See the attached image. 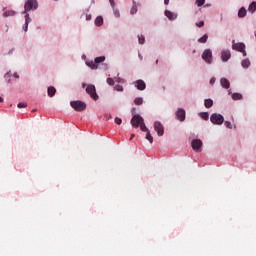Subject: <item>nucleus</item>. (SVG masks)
<instances>
[{"instance_id": "16", "label": "nucleus", "mask_w": 256, "mask_h": 256, "mask_svg": "<svg viewBox=\"0 0 256 256\" xmlns=\"http://www.w3.org/2000/svg\"><path fill=\"white\" fill-rule=\"evenodd\" d=\"M3 11L2 17H4V19H7V17H15V15H17L15 10H5V7L3 8Z\"/></svg>"}, {"instance_id": "52", "label": "nucleus", "mask_w": 256, "mask_h": 256, "mask_svg": "<svg viewBox=\"0 0 256 256\" xmlns=\"http://www.w3.org/2000/svg\"><path fill=\"white\" fill-rule=\"evenodd\" d=\"M170 0H164V5H167Z\"/></svg>"}, {"instance_id": "38", "label": "nucleus", "mask_w": 256, "mask_h": 256, "mask_svg": "<svg viewBox=\"0 0 256 256\" xmlns=\"http://www.w3.org/2000/svg\"><path fill=\"white\" fill-rule=\"evenodd\" d=\"M106 82H107L108 85H110V86L115 85V80H113V78H107Z\"/></svg>"}, {"instance_id": "39", "label": "nucleus", "mask_w": 256, "mask_h": 256, "mask_svg": "<svg viewBox=\"0 0 256 256\" xmlns=\"http://www.w3.org/2000/svg\"><path fill=\"white\" fill-rule=\"evenodd\" d=\"M115 91H119V92H123V86L117 84L115 87H114Z\"/></svg>"}, {"instance_id": "28", "label": "nucleus", "mask_w": 256, "mask_h": 256, "mask_svg": "<svg viewBox=\"0 0 256 256\" xmlns=\"http://www.w3.org/2000/svg\"><path fill=\"white\" fill-rule=\"evenodd\" d=\"M199 117H201V119L204 121H209V112H200Z\"/></svg>"}, {"instance_id": "6", "label": "nucleus", "mask_w": 256, "mask_h": 256, "mask_svg": "<svg viewBox=\"0 0 256 256\" xmlns=\"http://www.w3.org/2000/svg\"><path fill=\"white\" fill-rule=\"evenodd\" d=\"M210 122L212 125H221L222 123H225V117L219 113H212L210 116Z\"/></svg>"}, {"instance_id": "48", "label": "nucleus", "mask_w": 256, "mask_h": 256, "mask_svg": "<svg viewBox=\"0 0 256 256\" xmlns=\"http://www.w3.org/2000/svg\"><path fill=\"white\" fill-rule=\"evenodd\" d=\"M13 77H14L15 79H19V74H17V72H15V73L13 74Z\"/></svg>"}, {"instance_id": "21", "label": "nucleus", "mask_w": 256, "mask_h": 256, "mask_svg": "<svg viewBox=\"0 0 256 256\" xmlns=\"http://www.w3.org/2000/svg\"><path fill=\"white\" fill-rule=\"evenodd\" d=\"M87 67H90V69H98V65L95 64V61L93 60H86L85 61Z\"/></svg>"}, {"instance_id": "42", "label": "nucleus", "mask_w": 256, "mask_h": 256, "mask_svg": "<svg viewBox=\"0 0 256 256\" xmlns=\"http://www.w3.org/2000/svg\"><path fill=\"white\" fill-rule=\"evenodd\" d=\"M204 25H205V21H200L196 23V26H198L199 28L204 27Z\"/></svg>"}, {"instance_id": "27", "label": "nucleus", "mask_w": 256, "mask_h": 256, "mask_svg": "<svg viewBox=\"0 0 256 256\" xmlns=\"http://www.w3.org/2000/svg\"><path fill=\"white\" fill-rule=\"evenodd\" d=\"M105 61V56H98L94 59L95 65H99Z\"/></svg>"}, {"instance_id": "29", "label": "nucleus", "mask_w": 256, "mask_h": 256, "mask_svg": "<svg viewBox=\"0 0 256 256\" xmlns=\"http://www.w3.org/2000/svg\"><path fill=\"white\" fill-rule=\"evenodd\" d=\"M208 39L209 36L207 34H204L201 38L198 39V43H207Z\"/></svg>"}, {"instance_id": "30", "label": "nucleus", "mask_w": 256, "mask_h": 256, "mask_svg": "<svg viewBox=\"0 0 256 256\" xmlns=\"http://www.w3.org/2000/svg\"><path fill=\"white\" fill-rule=\"evenodd\" d=\"M11 71H8L5 75H4V79L6 81V83H11Z\"/></svg>"}, {"instance_id": "45", "label": "nucleus", "mask_w": 256, "mask_h": 256, "mask_svg": "<svg viewBox=\"0 0 256 256\" xmlns=\"http://www.w3.org/2000/svg\"><path fill=\"white\" fill-rule=\"evenodd\" d=\"M104 117H105V119H107V120L109 121V119H111V114L106 113V114L104 115Z\"/></svg>"}, {"instance_id": "43", "label": "nucleus", "mask_w": 256, "mask_h": 256, "mask_svg": "<svg viewBox=\"0 0 256 256\" xmlns=\"http://www.w3.org/2000/svg\"><path fill=\"white\" fill-rule=\"evenodd\" d=\"M109 3L112 9H115V0H109Z\"/></svg>"}, {"instance_id": "53", "label": "nucleus", "mask_w": 256, "mask_h": 256, "mask_svg": "<svg viewBox=\"0 0 256 256\" xmlns=\"http://www.w3.org/2000/svg\"><path fill=\"white\" fill-rule=\"evenodd\" d=\"M232 92H231V89L228 90V95H231L232 96Z\"/></svg>"}, {"instance_id": "9", "label": "nucleus", "mask_w": 256, "mask_h": 256, "mask_svg": "<svg viewBox=\"0 0 256 256\" xmlns=\"http://www.w3.org/2000/svg\"><path fill=\"white\" fill-rule=\"evenodd\" d=\"M175 115H176V119H178L180 123H183V121H185L186 119L187 112H185V109L183 108H178Z\"/></svg>"}, {"instance_id": "56", "label": "nucleus", "mask_w": 256, "mask_h": 256, "mask_svg": "<svg viewBox=\"0 0 256 256\" xmlns=\"http://www.w3.org/2000/svg\"><path fill=\"white\" fill-rule=\"evenodd\" d=\"M159 64V60H156V65H158Z\"/></svg>"}, {"instance_id": "32", "label": "nucleus", "mask_w": 256, "mask_h": 256, "mask_svg": "<svg viewBox=\"0 0 256 256\" xmlns=\"http://www.w3.org/2000/svg\"><path fill=\"white\" fill-rule=\"evenodd\" d=\"M134 103L135 105H143V97H136Z\"/></svg>"}, {"instance_id": "4", "label": "nucleus", "mask_w": 256, "mask_h": 256, "mask_svg": "<svg viewBox=\"0 0 256 256\" xmlns=\"http://www.w3.org/2000/svg\"><path fill=\"white\" fill-rule=\"evenodd\" d=\"M70 106L74 111L78 112L85 111L87 109V104L81 100L71 101Z\"/></svg>"}, {"instance_id": "57", "label": "nucleus", "mask_w": 256, "mask_h": 256, "mask_svg": "<svg viewBox=\"0 0 256 256\" xmlns=\"http://www.w3.org/2000/svg\"><path fill=\"white\" fill-rule=\"evenodd\" d=\"M86 12H87V13H89V8H88V9H86Z\"/></svg>"}, {"instance_id": "15", "label": "nucleus", "mask_w": 256, "mask_h": 256, "mask_svg": "<svg viewBox=\"0 0 256 256\" xmlns=\"http://www.w3.org/2000/svg\"><path fill=\"white\" fill-rule=\"evenodd\" d=\"M229 59H231V51L230 50H222L221 61H223V63H227V61H229Z\"/></svg>"}, {"instance_id": "46", "label": "nucleus", "mask_w": 256, "mask_h": 256, "mask_svg": "<svg viewBox=\"0 0 256 256\" xmlns=\"http://www.w3.org/2000/svg\"><path fill=\"white\" fill-rule=\"evenodd\" d=\"M86 21H91V14H86Z\"/></svg>"}, {"instance_id": "37", "label": "nucleus", "mask_w": 256, "mask_h": 256, "mask_svg": "<svg viewBox=\"0 0 256 256\" xmlns=\"http://www.w3.org/2000/svg\"><path fill=\"white\" fill-rule=\"evenodd\" d=\"M17 107H18V109H24L25 107H27V103L19 102L17 104Z\"/></svg>"}, {"instance_id": "3", "label": "nucleus", "mask_w": 256, "mask_h": 256, "mask_svg": "<svg viewBox=\"0 0 256 256\" xmlns=\"http://www.w3.org/2000/svg\"><path fill=\"white\" fill-rule=\"evenodd\" d=\"M86 88V93L93 99L94 101H99V94H97V88L93 84H85L82 83V89Z\"/></svg>"}, {"instance_id": "26", "label": "nucleus", "mask_w": 256, "mask_h": 256, "mask_svg": "<svg viewBox=\"0 0 256 256\" xmlns=\"http://www.w3.org/2000/svg\"><path fill=\"white\" fill-rule=\"evenodd\" d=\"M248 11H249V13H255V11H256V2L255 1H253L249 4Z\"/></svg>"}, {"instance_id": "58", "label": "nucleus", "mask_w": 256, "mask_h": 256, "mask_svg": "<svg viewBox=\"0 0 256 256\" xmlns=\"http://www.w3.org/2000/svg\"><path fill=\"white\" fill-rule=\"evenodd\" d=\"M234 129H237V126H236V125H234Z\"/></svg>"}, {"instance_id": "5", "label": "nucleus", "mask_w": 256, "mask_h": 256, "mask_svg": "<svg viewBox=\"0 0 256 256\" xmlns=\"http://www.w3.org/2000/svg\"><path fill=\"white\" fill-rule=\"evenodd\" d=\"M202 59L207 65H213V51L207 48L202 53Z\"/></svg>"}, {"instance_id": "2", "label": "nucleus", "mask_w": 256, "mask_h": 256, "mask_svg": "<svg viewBox=\"0 0 256 256\" xmlns=\"http://www.w3.org/2000/svg\"><path fill=\"white\" fill-rule=\"evenodd\" d=\"M39 9V1L37 0H26L24 3V11L22 15H29L31 11H37Z\"/></svg>"}, {"instance_id": "44", "label": "nucleus", "mask_w": 256, "mask_h": 256, "mask_svg": "<svg viewBox=\"0 0 256 256\" xmlns=\"http://www.w3.org/2000/svg\"><path fill=\"white\" fill-rule=\"evenodd\" d=\"M217 81V79L215 77H212L210 79V85H215V82Z\"/></svg>"}, {"instance_id": "17", "label": "nucleus", "mask_w": 256, "mask_h": 256, "mask_svg": "<svg viewBox=\"0 0 256 256\" xmlns=\"http://www.w3.org/2000/svg\"><path fill=\"white\" fill-rule=\"evenodd\" d=\"M220 85H221V87H223V89H230L231 82H229V79H227V78H221Z\"/></svg>"}, {"instance_id": "34", "label": "nucleus", "mask_w": 256, "mask_h": 256, "mask_svg": "<svg viewBox=\"0 0 256 256\" xmlns=\"http://www.w3.org/2000/svg\"><path fill=\"white\" fill-rule=\"evenodd\" d=\"M146 139L149 141V143H153V136L151 135V132H146Z\"/></svg>"}, {"instance_id": "54", "label": "nucleus", "mask_w": 256, "mask_h": 256, "mask_svg": "<svg viewBox=\"0 0 256 256\" xmlns=\"http://www.w3.org/2000/svg\"><path fill=\"white\" fill-rule=\"evenodd\" d=\"M205 7H211V4H206Z\"/></svg>"}, {"instance_id": "7", "label": "nucleus", "mask_w": 256, "mask_h": 256, "mask_svg": "<svg viewBox=\"0 0 256 256\" xmlns=\"http://www.w3.org/2000/svg\"><path fill=\"white\" fill-rule=\"evenodd\" d=\"M154 130L156 131L158 137H163V135H165V128L160 121L154 122Z\"/></svg>"}, {"instance_id": "13", "label": "nucleus", "mask_w": 256, "mask_h": 256, "mask_svg": "<svg viewBox=\"0 0 256 256\" xmlns=\"http://www.w3.org/2000/svg\"><path fill=\"white\" fill-rule=\"evenodd\" d=\"M164 15L169 21H176L177 17H179L177 12H172L170 10H165Z\"/></svg>"}, {"instance_id": "12", "label": "nucleus", "mask_w": 256, "mask_h": 256, "mask_svg": "<svg viewBox=\"0 0 256 256\" xmlns=\"http://www.w3.org/2000/svg\"><path fill=\"white\" fill-rule=\"evenodd\" d=\"M232 49H233V51H238L239 53H241L245 49V43H243V42L235 43V40H233L232 41Z\"/></svg>"}, {"instance_id": "25", "label": "nucleus", "mask_w": 256, "mask_h": 256, "mask_svg": "<svg viewBox=\"0 0 256 256\" xmlns=\"http://www.w3.org/2000/svg\"><path fill=\"white\" fill-rule=\"evenodd\" d=\"M94 23L96 27H101L103 25V16L96 17Z\"/></svg>"}, {"instance_id": "49", "label": "nucleus", "mask_w": 256, "mask_h": 256, "mask_svg": "<svg viewBox=\"0 0 256 256\" xmlns=\"http://www.w3.org/2000/svg\"><path fill=\"white\" fill-rule=\"evenodd\" d=\"M82 59H83V61H87V55L83 54Z\"/></svg>"}, {"instance_id": "8", "label": "nucleus", "mask_w": 256, "mask_h": 256, "mask_svg": "<svg viewBox=\"0 0 256 256\" xmlns=\"http://www.w3.org/2000/svg\"><path fill=\"white\" fill-rule=\"evenodd\" d=\"M191 147L196 153H200L201 147H203V141L201 139H193L191 142Z\"/></svg>"}, {"instance_id": "24", "label": "nucleus", "mask_w": 256, "mask_h": 256, "mask_svg": "<svg viewBox=\"0 0 256 256\" xmlns=\"http://www.w3.org/2000/svg\"><path fill=\"white\" fill-rule=\"evenodd\" d=\"M137 13V2L132 0V8L130 10V15H136Z\"/></svg>"}, {"instance_id": "14", "label": "nucleus", "mask_w": 256, "mask_h": 256, "mask_svg": "<svg viewBox=\"0 0 256 256\" xmlns=\"http://www.w3.org/2000/svg\"><path fill=\"white\" fill-rule=\"evenodd\" d=\"M134 86L136 89H138V91H145V89H147V84L143 80H136L134 82Z\"/></svg>"}, {"instance_id": "36", "label": "nucleus", "mask_w": 256, "mask_h": 256, "mask_svg": "<svg viewBox=\"0 0 256 256\" xmlns=\"http://www.w3.org/2000/svg\"><path fill=\"white\" fill-rule=\"evenodd\" d=\"M113 13H114V16L119 19V17H121V13L119 12V10H117L116 8L113 9Z\"/></svg>"}, {"instance_id": "31", "label": "nucleus", "mask_w": 256, "mask_h": 256, "mask_svg": "<svg viewBox=\"0 0 256 256\" xmlns=\"http://www.w3.org/2000/svg\"><path fill=\"white\" fill-rule=\"evenodd\" d=\"M138 43H139V45H145V36L144 35H138Z\"/></svg>"}, {"instance_id": "50", "label": "nucleus", "mask_w": 256, "mask_h": 256, "mask_svg": "<svg viewBox=\"0 0 256 256\" xmlns=\"http://www.w3.org/2000/svg\"><path fill=\"white\" fill-rule=\"evenodd\" d=\"M0 103H5V99H3V97L0 96Z\"/></svg>"}, {"instance_id": "40", "label": "nucleus", "mask_w": 256, "mask_h": 256, "mask_svg": "<svg viewBox=\"0 0 256 256\" xmlns=\"http://www.w3.org/2000/svg\"><path fill=\"white\" fill-rule=\"evenodd\" d=\"M114 121H115L116 125H121L123 123V120L121 118H119V117H116L114 119Z\"/></svg>"}, {"instance_id": "55", "label": "nucleus", "mask_w": 256, "mask_h": 256, "mask_svg": "<svg viewBox=\"0 0 256 256\" xmlns=\"http://www.w3.org/2000/svg\"><path fill=\"white\" fill-rule=\"evenodd\" d=\"M133 137H135V134H132L131 137H130V139H133Z\"/></svg>"}, {"instance_id": "41", "label": "nucleus", "mask_w": 256, "mask_h": 256, "mask_svg": "<svg viewBox=\"0 0 256 256\" xmlns=\"http://www.w3.org/2000/svg\"><path fill=\"white\" fill-rule=\"evenodd\" d=\"M101 68L103 69V71H107V69H109V64H107V63H102V64H101Z\"/></svg>"}, {"instance_id": "22", "label": "nucleus", "mask_w": 256, "mask_h": 256, "mask_svg": "<svg viewBox=\"0 0 256 256\" xmlns=\"http://www.w3.org/2000/svg\"><path fill=\"white\" fill-rule=\"evenodd\" d=\"M232 99H233V101H241V99H243V94L234 92L232 94Z\"/></svg>"}, {"instance_id": "11", "label": "nucleus", "mask_w": 256, "mask_h": 256, "mask_svg": "<svg viewBox=\"0 0 256 256\" xmlns=\"http://www.w3.org/2000/svg\"><path fill=\"white\" fill-rule=\"evenodd\" d=\"M24 19L25 22L22 25V30L24 31V33H27V31H29V23H31L33 19H31V16L29 14H24Z\"/></svg>"}, {"instance_id": "20", "label": "nucleus", "mask_w": 256, "mask_h": 256, "mask_svg": "<svg viewBox=\"0 0 256 256\" xmlns=\"http://www.w3.org/2000/svg\"><path fill=\"white\" fill-rule=\"evenodd\" d=\"M55 93H57V89H55V87L53 86L48 87L47 89L48 97H55Z\"/></svg>"}, {"instance_id": "51", "label": "nucleus", "mask_w": 256, "mask_h": 256, "mask_svg": "<svg viewBox=\"0 0 256 256\" xmlns=\"http://www.w3.org/2000/svg\"><path fill=\"white\" fill-rule=\"evenodd\" d=\"M140 61H143V56L141 54L138 55Z\"/></svg>"}, {"instance_id": "47", "label": "nucleus", "mask_w": 256, "mask_h": 256, "mask_svg": "<svg viewBox=\"0 0 256 256\" xmlns=\"http://www.w3.org/2000/svg\"><path fill=\"white\" fill-rule=\"evenodd\" d=\"M240 53L243 54V57H247V51H245V49L242 50Z\"/></svg>"}, {"instance_id": "10", "label": "nucleus", "mask_w": 256, "mask_h": 256, "mask_svg": "<svg viewBox=\"0 0 256 256\" xmlns=\"http://www.w3.org/2000/svg\"><path fill=\"white\" fill-rule=\"evenodd\" d=\"M24 19L25 22L22 25V30L24 31V33H27V31H29V23H31L33 19H31V16L29 14H24Z\"/></svg>"}, {"instance_id": "1", "label": "nucleus", "mask_w": 256, "mask_h": 256, "mask_svg": "<svg viewBox=\"0 0 256 256\" xmlns=\"http://www.w3.org/2000/svg\"><path fill=\"white\" fill-rule=\"evenodd\" d=\"M131 125L132 127H134V129L140 127L141 131H143L144 133H147L149 131V129L145 125V119H143V117L139 114H134L132 116Z\"/></svg>"}, {"instance_id": "35", "label": "nucleus", "mask_w": 256, "mask_h": 256, "mask_svg": "<svg viewBox=\"0 0 256 256\" xmlns=\"http://www.w3.org/2000/svg\"><path fill=\"white\" fill-rule=\"evenodd\" d=\"M224 125L227 129H233V124L230 121H224Z\"/></svg>"}, {"instance_id": "33", "label": "nucleus", "mask_w": 256, "mask_h": 256, "mask_svg": "<svg viewBox=\"0 0 256 256\" xmlns=\"http://www.w3.org/2000/svg\"><path fill=\"white\" fill-rule=\"evenodd\" d=\"M205 1L206 0H195V5L197 7H203V6H205Z\"/></svg>"}, {"instance_id": "23", "label": "nucleus", "mask_w": 256, "mask_h": 256, "mask_svg": "<svg viewBox=\"0 0 256 256\" xmlns=\"http://www.w3.org/2000/svg\"><path fill=\"white\" fill-rule=\"evenodd\" d=\"M204 106L206 107V109H211V107H213V99L211 98L205 99Z\"/></svg>"}, {"instance_id": "19", "label": "nucleus", "mask_w": 256, "mask_h": 256, "mask_svg": "<svg viewBox=\"0 0 256 256\" xmlns=\"http://www.w3.org/2000/svg\"><path fill=\"white\" fill-rule=\"evenodd\" d=\"M246 16H247V9H245V7H241L238 10V17H239V19H243V17H246Z\"/></svg>"}, {"instance_id": "18", "label": "nucleus", "mask_w": 256, "mask_h": 256, "mask_svg": "<svg viewBox=\"0 0 256 256\" xmlns=\"http://www.w3.org/2000/svg\"><path fill=\"white\" fill-rule=\"evenodd\" d=\"M241 67L242 69H249V67H251V60H249V58L243 59L241 61Z\"/></svg>"}]
</instances>
